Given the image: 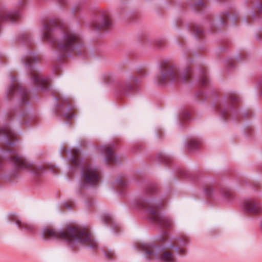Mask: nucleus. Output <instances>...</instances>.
<instances>
[{
	"label": "nucleus",
	"instance_id": "423d86ee",
	"mask_svg": "<svg viewBox=\"0 0 262 262\" xmlns=\"http://www.w3.org/2000/svg\"><path fill=\"white\" fill-rule=\"evenodd\" d=\"M179 72L176 67L166 64L162 66L160 82L161 83L166 81H174L178 78Z\"/></svg>",
	"mask_w": 262,
	"mask_h": 262
},
{
	"label": "nucleus",
	"instance_id": "bb28decb",
	"mask_svg": "<svg viewBox=\"0 0 262 262\" xmlns=\"http://www.w3.org/2000/svg\"><path fill=\"white\" fill-rule=\"evenodd\" d=\"M259 85V86L260 87V88L262 89V80L260 81Z\"/></svg>",
	"mask_w": 262,
	"mask_h": 262
},
{
	"label": "nucleus",
	"instance_id": "a211bd4d",
	"mask_svg": "<svg viewBox=\"0 0 262 262\" xmlns=\"http://www.w3.org/2000/svg\"><path fill=\"white\" fill-rule=\"evenodd\" d=\"M105 255L108 259H112L115 258V254L112 251H109L105 253Z\"/></svg>",
	"mask_w": 262,
	"mask_h": 262
},
{
	"label": "nucleus",
	"instance_id": "9d476101",
	"mask_svg": "<svg viewBox=\"0 0 262 262\" xmlns=\"http://www.w3.org/2000/svg\"><path fill=\"white\" fill-rule=\"evenodd\" d=\"M101 150L105 155L106 161L110 162H115V157L112 152L113 149L112 147L108 145H105L101 147Z\"/></svg>",
	"mask_w": 262,
	"mask_h": 262
},
{
	"label": "nucleus",
	"instance_id": "5701e85b",
	"mask_svg": "<svg viewBox=\"0 0 262 262\" xmlns=\"http://www.w3.org/2000/svg\"><path fill=\"white\" fill-rule=\"evenodd\" d=\"M202 84L205 85L207 83V79L205 78H203L202 79Z\"/></svg>",
	"mask_w": 262,
	"mask_h": 262
},
{
	"label": "nucleus",
	"instance_id": "f8f14e48",
	"mask_svg": "<svg viewBox=\"0 0 262 262\" xmlns=\"http://www.w3.org/2000/svg\"><path fill=\"white\" fill-rule=\"evenodd\" d=\"M16 223L19 228L24 229L26 230L31 231L33 229V225L21 222L20 220L17 219L16 220Z\"/></svg>",
	"mask_w": 262,
	"mask_h": 262
},
{
	"label": "nucleus",
	"instance_id": "cd10ccee",
	"mask_svg": "<svg viewBox=\"0 0 262 262\" xmlns=\"http://www.w3.org/2000/svg\"><path fill=\"white\" fill-rule=\"evenodd\" d=\"M109 220H110V219H106V222H109Z\"/></svg>",
	"mask_w": 262,
	"mask_h": 262
},
{
	"label": "nucleus",
	"instance_id": "f3484780",
	"mask_svg": "<svg viewBox=\"0 0 262 262\" xmlns=\"http://www.w3.org/2000/svg\"><path fill=\"white\" fill-rule=\"evenodd\" d=\"M73 152L75 155L73 157L72 159V162L74 164L77 165L78 164L79 160L77 156L79 154L80 150L78 149H74L73 150Z\"/></svg>",
	"mask_w": 262,
	"mask_h": 262
},
{
	"label": "nucleus",
	"instance_id": "b1692460",
	"mask_svg": "<svg viewBox=\"0 0 262 262\" xmlns=\"http://www.w3.org/2000/svg\"><path fill=\"white\" fill-rule=\"evenodd\" d=\"M12 145H13V143H12V142H10L9 141H8L7 142L6 146H11Z\"/></svg>",
	"mask_w": 262,
	"mask_h": 262
},
{
	"label": "nucleus",
	"instance_id": "0eeeda50",
	"mask_svg": "<svg viewBox=\"0 0 262 262\" xmlns=\"http://www.w3.org/2000/svg\"><path fill=\"white\" fill-rule=\"evenodd\" d=\"M243 209L247 212L251 213H259L262 211L260 204L251 199L244 201L243 204Z\"/></svg>",
	"mask_w": 262,
	"mask_h": 262
},
{
	"label": "nucleus",
	"instance_id": "6ab92c4d",
	"mask_svg": "<svg viewBox=\"0 0 262 262\" xmlns=\"http://www.w3.org/2000/svg\"><path fill=\"white\" fill-rule=\"evenodd\" d=\"M223 193L225 197H229L231 194V191L229 189H225L223 192Z\"/></svg>",
	"mask_w": 262,
	"mask_h": 262
},
{
	"label": "nucleus",
	"instance_id": "f03ea898",
	"mask_svg": "<svg viewBox=\"0 0 262 262\" xmlns=\"http://www.w3.org/2000/svg\"><path fill=\"white\" fill-rule=\"evenodd\" d=\"M140 248L144 252L145 257L148 259L156 260L161 262H176V259L172 252L173 250H176L180 254H184L185 252L184 249L179 250L172 245L161 247L144 243L140 246Z\"/></svg>",
	"mask_w": 262,
	"mask_h": 262
},
{
	"label": "nucleus",
	"instance_id": "412c9836",
	"mask_svg": "<svg viewBox=\"0 0 262 262\" xmlns=\"http://www.w3.org/2000/svg\"><path fill=\"white\" fill-rule=\"evenodd\" d=\"M195 31L196 32V34H200L202 33V30L199 28V27H196L195 30Z\"/></svg>",
	"mask_w": 262,
	"mask_h": 262
},
{
	"label": "nucleus",
	"instance_id": "393cba45",
	"mask_svg": "<svg viewBox=\"0 0 262 262\" xmlns=\"http://www.w3.org/2000/svg\"><path fill=\"white\" fill-rule=\"evenodd\" d=\"M189 76V75H183L182 77V80L183 81H185L187 78V77Z\"/></svg>",
	"mask_w": 262,
	"mask_h": 262
},
{
	"label": "nucleus",
	"instance_id": "f257e3e1",
	"mask_svg": "<svg viewBox=\"0 0 262 262\" xmlns=\"http://www.w3.org/2000/svg\"><path fill=\"white\" fill-rule=\"evenodd\" d=\"M42 235L45 239H60L71 247L76 244L86 243L92 248L97 247V243L84 229L76 227H68L60 231L54 229L46 228Z\"/></svg>",
	"mask_w": 262,
	"mask_h": 262
},
{
	"label": "nucleus",
	"instance_id": "20e7f679",
	"mask_svg": "<svg viewBox=\"0 0 262 262\" xmlns=\"http://www.w3.org/2000/svg\"><path fill=\"white\" fill-rule=\"evenodd\" d=\"M147 214L149 219L153 223L165 228H170L172 221L168 217L160 215L157 208L151 206L147 210Z\"/></svg>",
	"mask_w": 262,
	"mask_h": 262
},
{
	"label": "nucleus",
	"instance_id": "dca6fc26",
	"mask_svg": "<svg viewBox=\"0 0 262 262\" xmlns=\"http://www.w3.org/2000/svg\"><path fill=\"white\" fill-rule=\"evenodd\" d=\"M201 144V141L198 139H192L190 140L188 145V148L190 150H193L198 148Z\"/></svg>",
	"mask_w": 262,
	"mask_h": 262
},
{
	"label": "nucleus",
	"instance_id": "9b49d317",
	"mask_svg": "<svg viewBox=\"0 0 262 262\" xmlns=\"http://www.w3.org/2000/svg\"><path fill=\"white\" fill-rule=\"evenodd\" d=\"M19 17V14L17 12H11L5 15L4 17H0V21L7 20L14 21Z\"/></svg>",
	"mask_w": 262,
	"mask_h": 262
},
{
	"label": "nucleus",
	"instance_id": "2eb2a0df",
	"mask_svg": "<svg viewBox=\"0 0 262 262\" xmlns=\"http://www.w3.org/2000/svg\"><path fill=\"white\" fill-rule=\"evenodd\" d=\"M111 25V19L109 16H106V17H105L103 19V21L101 22V25H100L99 26L96 25L95 28L97 29H99V28H103V27H108L110 26Z\"/></svg>",
	"mask_w": 262,
	"mask_h": 262
},
{
	"label": "nucleus",
	"instance_id": "ddd939ff",
	"mask_svg": "<svg viewBox=\"0 0 262 262\" xmlns=\"http://www.w3.org/2000/svg\"><path fill=\"white\" fill-rule=\"evenodd\" d=\"M1 132L5 134L10 139H13L15 138L16 135L11 130V129L6 126L1 129Z\"/></svg>",
	"mask_w": 262,
	"mask_h": 262
},
{
	"label": "nucleus",
	"instance_id": "4be33fe9",
	"mask_svg": "<svg viewBox=\"0 0 262 262\" xmlns=\"http://www.w3.org/2000/svg\"><path fill=\"white\" fill-rule=\"evenodd\" d=\"M32 61L30 59H27V61L26 63V66L29 67L30 64L31 63Z\"/></svg>",
	"mask_w": 262,
	"mask_h": 262
},
{
	"label": "nucleus",
	"instance_id": "a878e982",
	"mask_svg": "<svg viewBox=\"0 0 262 262\" xmlns=\"http://www.w3.org/2000/svg\"><path fill=\"white\" fill-rule=\"evenodd\" d=\"M66 117L68 119H70L71 118H72L73 117V115H67L66 116Z\"/></svg>",
	"mask_w": 262,
	"mask_h": 262
},
{
	"label": "nucleus",
	"instance_id": "7ed1b4c3",
	"mask_svg": "<svg viewBox=\"0 0 262 262\" xmlns=\"http://www.w3.org/2000/svg\"><path fill=\"white\" fill-rule=\"evenodd\" d=\"M79 37L76 33L67 31L63 36L62 40L58 43V50L66 56L73 51L75 45L78 42Z\"/></svg>",
	"mask_w": 262,
	"mask_h": 262
},
{
	"label": "nucleus",
	"instance_id": "1a4fd4ad",
	"mask_svg": "<svg viewBox=\"0 0 262 262\" xmlns=\"http://www.w3.org/2000/svg\"><path fill=\"white\" fill-rule=\"evenodd\" d=\"M11 161L17 167L22 169H27L31 167V164L23 157L17 154H14L11 159Z\"/></svg>",
	"mask_w": 262,
	"mask_h": 262
},
{
	"label": "nucleus",
	"instance_id": "6e6552de",
	"mask_svg": "<svg viewBox=\"0 0 262 262\" xmlns=\"http://www.w3.org/2000/svg\"><path fill=\"white\" fill-rule=\"evenodd\" d=\"M58 27H61L60 22L58 20H52L43 27V37L47 40L52 41V33L54 29L57 28Z\"/></svg>",
	"mask_w": 262,
	"mask_h": 262
},
{
	"label": "nucleus",
	"instance_id": "39448f33",
	"mask_svg": "<svg viewBox=\"0 0 262 262\" xmlns=\"http://www.w3.org/2000/svg\"><path fill=\"white\" fill-rule=\"evenodd\" d=\"M82 177L84 182L89 184H97L100 181V172L97 168L88 166L82 170Z\"/></svg>",
	"mask_w": 262,
	"mask_h": 262
},
{
	"label": "nucleus",
	"instance_id": "aec40b11",
	"mask_svg": "<svg viewBox=\"0 0 262 262\" xmlns=\"http://www.w3.org/2000/svg\"><path fill=\"white\" fill-rule=\"evenodd\" d=\"M231 101L232 102H237L238 101V97L234 95L231 97Z\"/></svg>",
	"mask_w": 262,
	"mask_h": 262
},
{
	"label": "nucleus",
	"instance_id": "4468645a",
	"mask_svg": "<svg viewBox=\"0 0 262 262\" xmlns=\"http://www.w3.org/2000/svg\"><path fill=\"white\" fill-rule=\"evenodd\" d=\"M32 80L36 84H43L47 81L46 79L43 78L38 73H34L32 77Z\"/></svg>",
	"mask_w": 262,
	"mask_h": 262
}]
</instances>
